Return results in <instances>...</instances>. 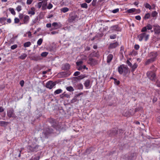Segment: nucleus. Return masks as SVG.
Returning a JSON list of instances; mask_svg holds the SVG:
<instances>
[{
  "label": "nucleus",
  "instance_id": "obj_1",
  "mask_svg": "<svg viewBox=\"0 0 160 160\" xmlns=\"http://www.w3.org/2000/svg\"><path fill=\"white\" fill-rule=\"evenodd\" d=\"M158 55V53L156 52H153L150 53L149 54V57L150 58L147 60L145 62L146 64H148L150 62L155 61L156 60Z\"/></svg>",
  "mask_w": 160,
  "mask_h": 160
},
{
  "label": "nucleus",
  "instance_id": "obj_2",
  "mask_svg": "<svg viewBox=\"0 0 160 160\" xmlns=\"http://www.w3.org/2000/svg\"><path fill=\"white\" fill-rule=\"evenodd\" d=\"M118 71L120 74L125 75L128 72V68L126 65L122 64L118 67Z\"/></svg>",
  "mask_w": 160,
  "mask_h": 160
},
{
  "label": "nucleus",
  "instance_id": "obj_3",
  "mask_svg": "<svg viewBox=\"0 0 160 160\" xmlns=\"http://www.w3.org/2000/svg\"><path fill=\"white\" fill-rule=\"evenodd\" d=\"M149 37V34H148L147 32H143L138 35L137 38L140 42L142 41L143 39L145 41H147Z\"/></svg>",
  "mask_w": 160,
  "mask_h": 160
},
{
  "label": "nucleus",
  "instance_id": "obj_4",
  "mask_svg": "<svg viewBox=\"0 0 160 160\" xmlns=\"http://www.w3.org/2000/svg\"><path fill=\"white\" fill-rule=\"evenodd\" d=\"M83 62L82 61H77L76 62L77 68L79 70H83L85 69H88V68L85 65H82Z\"/></svg>",
  "mask_w": 160,
  "mask_h": 160
},
{
  "label": "nucleus",
  "instance_id": "obj_5",
  "mask_svg": "<svg viewBox=\"0 0 160 160\" xmlns=\"http://www.w3.org/2000/svg\"><path fill=\"white\" fill-rule=\"evenodd\" d=\"M148 77L151 80H154L156 78V75L153 72H148L147 73Z\"/></svg>",
  "mask_w": 160,
  "mask_h": 160
},
{
  "label": "nucleus",
  "instance_id": "obj_6",
  "mask_svg": "<svg viewBox=\"0 0 160 160\" xmlns=\"http://www.w3.org/2000/svg\"><path fill=\"white\" fill-rule=\"evenodd\" d=\"M14 110L12 108H10L8 110L7 114L9 118L12 117L15 118L16 117V116L14 113Z\"/></svg>",
  "mask_w": 160,
  "mask_h": 160
},
{
  "label": "nucleus",
  "instance_id": "obj_7",
  "mask_svg": "<svg viewBox=\"0 0 160 160\" xmlns=\"http://www.w3.org/2000/svg\"><path fill=\"white\" fill-rule=\"evenodd\" d=\"M49 122L51 123L52 126L57 130H58L59 128L57 127L58 126V123L56 122L55 120L53 118H50L49 120Z\"/></svg>",
  "mask_w": 160,
  "mask_h": 160
},
{
  "label": "nucleus",
  "instance_id": "obj_8",
  "mask_svg": "<svg viewBox=\"0 0 160 160\" xmlns=\"http://www.w3.org/2000/svg\"><path fill=\"white\" fill-rule=\"evenodd\" d=\"M55 85V82L51 81L47 82L46 83V87L49 89L52 88Z\"/></svg>",
  "mask_w": 160,
  "mask_h": 160
},
{
  "label": "nucleus",
  "instance_id": "obj_9",
  "mask_svg": "<svg viewBox=\"0 0 160 160\" xmlns=\"http://www.w3.org/2000/svg\"><path fill=\"white\" fill-rule=\"evenodd\" d=\"M52 26L54 27V28L53 29H57L61 28L62 25L60 22H53L52 24Z\"/></svg>",
  "mask_w": 160,
  "mask_h": 160
},
{
  "label": "nucleus",
  "instance_id": "obj_10",
  "mask_svg": "<svg viewBox=\"0 0 160 160\" xmlns=\"http://www.w3.org/2000/svg\"><path fill=\"white\" fill-rule=\"evenodd\" d=\"M154 30L155 34H159L160 33V26L158 25L154 26Z\"/></svg>",
  "mask_w": 160,
  "mask_h": 160
},
{
  "label": "nucleus",
  "instance_id": "obj_11",
  "mask_svg": "<svg viewBox=\"0 0 160 160\" xmlns=\"http://www.w3.org/2000/svg\"><path fill=\"white\" fill-rule=\"evenodd\" d=\"M35 9H36L34 7H31L30 9L28 11V14L31 16L34 15L35 13Z\"/></svg>",
  "mask_w": 160,
  "mask_h": 160
},
{
  "label": "nucleus",
  "instance_id": "obj_12",
  "mask_svg": "<svg viewBox=\"0 0 160 160\" xmlns=\"http://www.w3.org/2000/svg\"><path fill=\"white\" fill-rule=\"evenodd\" d=\"M47 1L48 0H44L42 1V10H45L47 9Z\"/></svg>",
  "mask_w": 160,
  "mask_h": 160
},
{
  "label": "nucleus",
  "instance_id": "obj_13",
  "mask_svg": "<svg viewBox=\"0 0 160 160\" xmlns=\"http://www.w3.org/2000/svg\"><path fill=\"white\" fill-rule=\"evenodd\" d=\"M84 84L85 86L87 89H89L91 87L90 85V81L88 80H86Z\"/></svg>",
  "mask_w": 160,
  "mask_h": 160
},
{
  "label": "nucleus",
  "instance_id": "obj_14",
  "mask_svg": "<svg viewBox=\"0 0 160 160\" xmlns=\"http://www.w3.org/2000/svg\"><path fill=\"white\" fill-rule=\"evenodd\" d=\"M118 45V42H117L111 43L109 46L110 48H114L117 47Z\"/></svg>",
  "mask_w": 160,
  "mask_h": 160
},
{
  "label": "nucleus",
  "instance_id": "obj_15",
  "mask_svg": "<svg viewBox=\"0 0 160 160\" xmlns=\"http://www.w3.org/2000/svg\"><path fill=\"white\" fill-rule=\"evenodd\" d=\"M9 123L7 122L0 121V126L2 127H6Z\"/></svg>",
  "mask_w": 160,
  "mask_h": 160
},
{
  "label": "nucleus",
  "instance_id": "obj_16",
  "mask_svg": "<svg viewBox=\"0 0 160 160\" xmlns=\"http://www.w3.org/2000/svg\"><path fill=\"white\" fill-rule=\"evenodd\" d=\"M113 56V55L111 54H109L107 57V62L108 63H109L112 59Z\"/></svg>",
  "mask_w": 160,
  "mask_h": 160
},
{
  "label": "nucleus",
  "instance_id": "obj_17",
  "mask_svg": "<svg viewBox=\"0 0 160 160\" xmlns=\"http://www.w3.org/2000/svg\"><path fill=\"white\" fill-rule=\"evenodd\" d=\"M29 17L28 15L25 16L23 18V22L25 24H27L29 22Z\"/></svg>",
  "mask_w": 160,
  "mask_h": 160
},
{
  "label": "nucleus",
  "instance_id": "obj_18",
  "mask_svg": "<svg viewBox=\"0 0 160 160\" xmlns=\"http://www.w3.org/2000/svg\"><path fill=\"white\" fill-rule=\"evenodd\" d=\"M88 63L91 65H93L96 63V61L94 59L90 58L88 61Z\"/></svg>",
  "mask_w": 160,
  "mask_h": 160
},
{
  "label": "nucleus",
  "instance_id": "obj_19",
  "mask_svg": "<svg viewBox=\"0 0 160 160\" xmlns=\"http://www.w3.org/2000/svg\"><path fill=\"white\" fill-rule=\"evenodd\" d=\"M69 8L67 7L63 8L60 9L61 12L66 13L69 11Z\"/></svg>",
  "mask_w": 160,
  "mask_h": 160
},
{
  "label": "nucleus",
  "instance_id": "obj_20",
  "mask_svg": "<svg viewBox=\"0 0 160 160\" xmlns=\"http://www.w3.org/2000/svg\"><path fill=\"white\" fill-rule=\"evenodd\" d=\"M70 67V65L68 63H66L64 64L63 67V68L65 70H68L69 69Z\"/></svg>",
  "mask_w": 160,
  "mask_h": 160
},
{
  "label": "nucleus",
  "instance_id": "obj_21",
  "mask_svg": "<svg viewBox=\"0 0 160 160\" xmlns=\"http://www.w3.org/2000/svg\"><path fill=\"white\" fill-rule=\"evenodd\" d=\"M42 2H38L36 5H35L36 8L40 9L42 7Z\"/></svg>",
  "mask_w": 160,
  "mask_h": 160
},
{
  "label": "nucleus",
  "instance_id": "obj_22",
  "mask_svg": "<svg viewBox=\"0 0 160 160\" xmlns=\"http://www.w3.org/2000/svg\"><path fill=\"white\" fill-rule=\"evenodd\" d=\"M62 91L61 89H58L55 90L54 92V94L56 95L61 93Z\"/></svg>",
  "mask_w": 160,
  "mask_h": 160
},
{
  "label": "nucleus",
  "instance_id": "obj_23",
  "mask_svg": "<svg viewBox=\"0 0 160 160\" xmlns=\"http://www.w3.org/2000/svg\"><path fill=\"white\" fill-rule=\"evenodd\" d=\"M137 67L138 65L136 63H135L132 66H132L131 67L132 68V71H134Z\"/></svg>",
  "mask_w": 160,
  "mask_h": 160
},
{
  "label": "nucleus",
  "instance_id": "obj_24",
  "mask_svg": "<svg viewBox=\"0 0 160 160\" xmlns=\"http://www.w3.org/2000/svg\"><path fill=\"white\" fill-rule=\"evenodd\" d=\"M158 13L156 11H154L152 12L151 15L152 17L154 18L157 17Z\"/></svg>",
  "mask_w": 160,
  "mask_h": 160
},
{
  "label": "nucleus",
  "instance_id": "obj_25",
  "mask_svg": "<svg viewBox=\"0 0 160 160\" xmlns=\"http://www.w3.org/2000/svg\"><path fill=\"white\" fill-rule=\"evenodd\" d=\"M86 75L85 74L81 75L78 77H76V78L78 79H82L86 77Z\"/></svg>",
  "mask_w": 160,
  "mask_h": 160
},
{
  "label": "nucleus",
  "instance_id": "obj_26",
  "mask_svg": "<svg viewBox=\"0 0 160 160\" xmlns=\"http://www.w3.org/2000/svg\"><path fill=\"white\" fill-rule=\"evenodd\" d=\"M27 56V55L26 54L23 53L19 57V58L22 59H24L26 58Z\"/></svg>",
  "mask_w": 160,
  "mask_h": 160
},
{
  "label": "nucleus",
  "instance_id": "obj_27",
  "mask_svg": "<svg viewBox=\"0 0 160 160\" xmlns=\"http://www.w3.org/2000/svg\"><path fill=\"white\" fill-rule=\"evenodd\" d=\"M111 29L112 30H118V26L117 25L112 26L111 27Z\"/></svg>",
  "mask_w": 160,
  "mask_h": 160
},
{
  "label": "nucleus",
  "instance_id": "obj_28",
  "mask_svg": "<svg viewBox=\"0 0 160 160\" xmlns=\"http://www.w3.org/2000/svg\"><path fill=\"white\" fill-rule=\"evenodd\" d=\"M31 45V43L30 42H28L25 43L24 44V47L26 48L29 47Z\"/></svg>",
  "mask_w": 160,
  "mask_h": 160
},
{
  "label": "nucleus",
  "instance_id": "obj_29",
  "mask_svg": "<svg viewBox=\"0 0 160 160\" xmlns=\"http://www.w3.org/2000/svg\"><path fill=\"white\" fill-rule=\"evenodd\" d=\"M43 41V39L42 38L39 39L37 42V45L40 46L42 44Z\"/></svg>",
  "mask_w": 160,
  "mask_h": 160
},
{
  "label": "nucleus",
  "instance_id": "obj_30",
  "mask_svg": "<svg viewBox=\"0 0 160 160\" xmlns=\"http://www.w3.org/2000/svg\"><path fill=\"white\" fill-rule=\"evenodd\" d=\"M9 10L12 14L15 15L16 14V12L13 8H9Z\"/></svg>",
  "mask_w": 160,
  "mask_h": 160
},
{
  "label": "nucleus",
  "instance_id": "obj_31",
  "mask_svg": "<svg viewBox=\"0 0 160 160\" xmlns=\"http://www.w3.org/2000/svg\"><path fill=\"white\" fill-rule=\"evenodd\" d=\"M135 11V9L134 8H132L128 9L127 12L128 13H131L134 12Z\"/></svg>",
  "mask_w": 160,
  "mask_h": 160
},
{
  "label": "nucleus",
  "instance_id": "obj_32",
  "mask_svg": "<svg viewBox=\"0 0 160 160\" xmlns=\"http://www.w3.org/2000/svg\"><path fill=\"white\" fill-rule=\"evenodd\" d=\"M66 89L69 92H72L74 91V89L72 88V87L71 86L67 87L66 88Z\"/></svg>",
  "mask_w": 160,
  "mask_h": 160
},
{
  "label": "nucleus",
  "instance_id": "obj_33",
  "mask_svg": "<svg viewBox=\"0 0 160 160\" xmlns=\"http://www.w3.org/2000/svg\"><path fill=\"white\" fill-rule=\"evenodd\" d=\"M150 17V13H146L144 17V18L145 19H147L149 18Z\"/></svg>",
  "mask_w": 160,
  "mask_h": 160
},
{
  "label": "nucleus",
  "instance_id": "obj_34",
  "mask_svg": "<svg viewBox=\"0 0 160 160\" xmlns=\"http://www.w3.org/2000/svg\"><path fill=\"white\" fill-rule=\"evenodd\" d=\"M28 36V37L29 38L32 37V34L31 32H28L26 33V34H24V36L26 37Z\"/></svg>",
  "mask_w": 160,
  "mask_h": 160
},
{
  "label": "nucleus",
  "instance_id": "obj_35",
  "mask_svg": "<svg viewBox=\"0 0 160 160\" xmlns=\"http://www.w3.org/2000/svg\"><path fill=\"white\" fill-rule=\"evenodd\" d=\"M22 9V6L20 5L18 6L16 8V10L18 12H20Z\"/></svg>",
  "mask_w": 160,
  "mask_h": 160
},
{
  "label": "nucleus",
  "instance_id": "obj_36",
  "mask_svg": "<svg viewBox=\"0 0 160 160\" xmlns=\"http://www.w3.org/2000/svg\"><path fill=\"white\" fill-rule=\"evenodd\" d=\"M147 29L148 30H150L152 29V26L151 25L148 24L146 26Z\"/></svg>",
  "mask_w": 160,
  "mask_h": 160
},
{
  "label": "nucleus",
  "instance_id": "obj_37",
  "mask_svg": "<svg viewBox=\"0 0 160 160\" xmlns=\"http://www.w3.org/2000/svg\"><path fill=\"white\" fill-rule=\"evenodd\" d=\"M81 7L82 8H88V4L85 3H83L81 5Z\"/></svg>",
  "mask_w": 160,
  "mask_h": 160
},
{
  "label": "nucleus",
  "instance_id": "obj_38",
  "mask_svg": "<svg viewBox=\"0 0 160 160\" xmlns=\"http://www.w3.org/2000/svg\"><path fill=\"white\" fill-rule=\"evenodd\" d=\"M35 148L32 147L30 146H28V148L29 149L30 151L32 152L35 151Z\"/></svg>",
  "mask_w": 160,
  "mask_h": 160
},
{
  "label": "nucleus",
  "instance_id": "obj_39",
  "mask_svg": "<svg viewBox=\"0 0 160 160\" xmlns=\"http://www.w3.org/2000/svg\"><path fill=\"white\" fill-rule=\"evenodd\" d=\"M145 7L147 8H148L149 10H151L152 9L151 6L148 3H146L145 4Z\"/></svg>",
  "mask_w": 160,
  "mask_h": 160
},
{
  "label": "nucleus",
  "instance_id": "obj_40",
  "mask_svg": "<svg viewBox=\"0 0 160 160\" xmlns=\"http://www.w3.org/2000/svg\"><path fill=\"white\" fill-rule=\"evenodd\" d=\"M48 52H43L41 53V56L43 57H45L48 55Z\"/></svg>",
  "mask_w": 160,
  "mask_h": 160
},
{
  "label": "nucleus",
  "instance_id": "obj_41",
  "mask_svg": "<svg viewBox=\"0 0 160 160\" xmlns=\"http://www.w3.org/2000/svg\"><path fill=\"white\" fill-rule=\"evenodd\" d=\"M53 7V5L51 3H49L47 6V8L48 9H51Z\"/></svg>",
  "mask_w": 160,
  "mask_h": 160
},
{
  "label": "nucleus",
  "instance_id": "obj_42",
  "mask_svg": "<svg viewBox=\"0 0 160 160\" xmlns=\"http://www.w3.org/2000/svg\"><path fill=\"white\" fill-rule=\"evenodd\" d=\"M147 30H148L146 28V27H143L141 29V32H146L147 31Z\"/></svg>",
  "mask_w": 160,
  "mask_h": 160
},
{
  "label": "nucleus",
  "instance_id": "obj_43",
  "mask_svg": "<svg viewBox=\"0 0 160 160\" xmlns=\"http://www.w3.org/2000/svg\"><path fill=\"white\" fill-rule=\"evenodd\" d=\"M6 19V18H0V22L1 23H2L3 22H4Z\"/></svg>",
  "mask_w": 160,
  "mask_h": 160
},
{
  "label": "nucleus",
  "instance_id": "obj_44",
  "mask_svg": "<svg viewBox=\"0 0 160 160\" xmlns=\"http://www.w3.org/2000/svg\"><path fill=\"white\" fill-rule=\"evenodd\" d=\"M14 21L15 23H18L19 22V19L17 18H14Z\"/></svg>",
  "mask_w": 160,
  "mask_h": 160
},
{
  "label": "nucleus",
  "instance_id": "obj_45",
  "mask_svg": "<svg viewBox=\"0 0 160 160\" xmlns=\"http://www.w3.org/2000/svg\"><path fill=\"white\" fill-rule=\"evenodd\" d=\"M78 89H82L83 88V85L82 84H79L78 85Z\"/></svg>",
  "mask_w": 160,
  "mask_h": 160
},
{
  "label": "nucleus",
  "instance_id": "obj_46",
  "mask_svg": "<svg viewBox=\"0 0 160 160\" xmlns=\"http://www.w3.org/2000/svg\"><path fill=\"white\" fill-rule=\"evenodd\" d=\"M17 47V45L16 44H14L11 47V49L13 50L16 48Z\"/></svg>",
  "mask_w": 160,
  "mask_h": 160
},
{
  "label": "nucleus",
  "instance_id": "obj_47",
  "mask_svg": "<svg viewBox=\"0 0 160 160\" xmlns=\"http://www.w3.org/2000/svg\"><path fill=\"white\" fill-rule=\"evenodd\" d=\"M33 1V0H27L26 3L27 5L31 4Z\"/></svg>",
  "mask_w": 160,
  "mask_h": 160
},
{
  "label": "nucleus",
  "instance_id": "obj_48",
  "mask_svg": "<svg viewBox=\"0 0 160 160\" xmlns=\"http://www.w3.org/2000/svg\"><path fill=\"white\" fill-rule=\"evenodd\" d=\"M119 11V9L118 8H116L113 10L112 11V12L114 13H115L117 12H118Z\"/></svg>",
  "mask_w": 160,
  "mask_h": 160
},
{
  "label": "nucleus",
  "instance_id": "obj_49",
  "mask_svg": "<svg viewBox=\"0 0 160 160\" xmlns=\"http://www.w3.org/2000/svg\"><path fill=\"white\" fill-rule=\"evenodd\" d=\"M126 63L130 67L132 66V64L130 62L129 60H128L126 61Z\"/></svg>",
  "mask_w": 160,
  "mask_h": 160
},
{
  "label": "nucleus",
  "instance_id": "obj_50",
  "mask_svg": "<svg viewBox=\"0 0 160 160\" xmlns=\"http://www.w3.org/2000/svg\"><path fill=\"white\" fill-rule=\"evenodd\" d=\"M80 74V72L78 71H77L75 72L74 74V75L75 76H78Z\"/></svg>",
  "mask_w": 160,
  "mask_h": 160
},
{
  "label": "nucleus",
  "instance_id": "obj_51",
  "mask_svg": "<svg viewBox=\"0 0 160 160\" xmlns=\"http://www.w3.org/2000/svg\"><path fill=\"white\" fill-rule=\"evenodd\" d=\"M116 35H113L110 36V38L111 39H114L116 38Z\"/></svg>",
  "mask_w": 160,
  "mask_h": 160
},
{
  "label": "nucleus",
  "instance_id": "obj_52",
  "mask_svg": "<svg viewBox=\"0 0 160 160\" xmlns=\"http://www.w3.org/2000/svg\"><path fill=\"white\" fill-rule=\"evenodd\" d=\"M24 82L23 80H22L20 82V84L21 87H23L24 85Z\"/></svg>",
  "mask_w": 160,
  "mask_h": 160
},
{
  "label": "nucleus",
  "instance_id": "obj_53",
  "mask_svg": "<svg viewBox=\"0 0 160 160\" xmlns=\"http://www.w3.org/2000/svg\"><path fill=\"white\" fill-rule=\"evenodd\" d=\"M135 18L137 20H140L141 19V17L139 15H138L135 17Z\"/></svg>",
  "mask_w": 160,
  "mask_h": 160
},
{
  "label": "nucleus",
  "instance_id": "obj_54",
  "mask_svg": "<svg viewBox=\"0 0 160 160\" xmlns=\"http://www.w3.org/2000/svg\"><path fill=\"white\" fill-rule=\"evenodd\" d=\"M134 48L136 50H138L139 48V46L138 44H136L134 46Z\"/></svg>",
  "mask_w": 160,
  "mask_h": 160
},
{
  "label": "nucleus",
  "instance_id": "obj_55",
  "mask_svg": "<svg viewBox=\"0 0 160 160\" xmlns=\"http://www.w3.org/2000/svg\"><path fill=\"white\" fill-rule=\"evenodd\" d=\"M156 85L158 87L160 88V81H157L156 82Z\"/></svg>",
  "mask_w": 160,
  "mask_h": 160
},
{
  "label": "nucleus",
  "instance_id": "obj_56",
  "mask_svg": "<svg viewBox=\"0 0 160 160\" xmlns=\"http://www.w3.org/2000/svg\"><path fill=\"white\" fill-rule=\"evenodd\" d=\"M51 27V24L50 23H47L46 24V27L48 28H50Z\"/></svg>",
  "mask_w": 160,
  "mask_h": 160
},
{
  "label": "nucleus",
  "instance_id": "obj_57",
  "mask_svg": "<svg viewBox=\"0 0 160 160\" xmlns=\"http://www.w3.org/2000/svg\"><path fill=\"white\" fill-rule=\"evenodd\" d=\"M58 33V32L56 31H52L51 32V34H54Z\"/></svg>",
  "mask_w": 160,
  "mask_h": 160
},
{
  "label": "nucleus",
  "instance_id": "obj_58",
  "mask_svg": "<svg viewBox=\"0 0 160 160\" xmlns=\"http://www.w3.org/2000/svg\"><path fill=\"white\" fill-rule=\"evenodd\" d=\"M39 157H35L34 158V160H39ZM30 160H33V159H32Z\"/></svg>",
  "mask_w": 160,
  "mask_h": 160
},
{
  "label": "nucleus",
  "instance_id": "obj_59",
  "mask_svg": "<svg viewBox=\"0 0 160 160\" xmlns=\"http://www.w3.org/2000/svg\"><path fill=\"white\" fill-rule=\"evenodd\" d=\"M7 22L8 23H10L11 22V20L10 18H8L7 20Z\"/></svg>",
  "mask_w": 160,
  "mask_h": 160
},
{
  "label": "nucleus",
  "instance_id": "obj_60",
  "mask_svg": "<svg viewBox=\"0 0 160 160\" xmlns=\"http://www.w3.org/2000/svg\"><path fill=\"white\" fill-rule=\"evenodd\" d=\"M4 111V109L1 107H0V112H2Z\"/></svg>",
  "mask_w": 160,
  "mask_h": 160
},
{
  "label": "nucleus",
  "instance_id": "obj_61",
  "mask_svg": "<svg viewBox=\"0 0 160 160\" xmlns=\"http://www.w3.org/2000/svg\"><path fill=\"white\" fill-rule=\"evenodd\" d=\"M92 0H86L85 1L88 3H89Z\"/></svg>",
  "mask_w": 160,
  "mask_h": 160
},
{
  "label": "nucleus",
  "instance_id": "obj_62",
  "mask_svg": "<svg viewBox=\"0 0 160 160\" xmlns=\"http://www.w3.org/2000/svg\"><path fill=\"white\" fill-rule=\"evenodd\" d=\"M157 101V99L156 98H154L153 99V102H155Z\"/></svg>",
  "mask_w": 160,
  "mask_h": 160
},
{
  "label": "nucleus",
  "instance_id": "obj_63",
  "mask_svg": "<svg viewBox=\"0 0 160 160\" xmlns=\"http://www.w3.org/2000/svg\"><path fill=\"white\" fill-rule=\"evenodd\" d=\"M158 122L160 123V116H159L158 118Z\"/></svg>",
  "mask_w": 160,
  "mask_h": 160
},
{
  "label": "nucleus",
  "instance_id": "obj_64",
  "mask_svg": "<svg viewBox=\"0 0 160 160\" xmlns=\"http://www.w3.org/2000/svg\"><path fill=\"white\" fill-rule=\"evenodd\" d=\"M86 49L88 51L90 50V48L89 47H87L86 48Z\"/></svg>",
  "mask_w": 160,
  "mask_h": 160
}]
</instances>
